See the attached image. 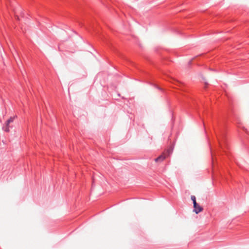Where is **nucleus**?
Returning a JSON list of instances; mask_svg holds the SVG:
<instances>
[{"label":"nucleus","instance_id":"nucleus-3","mask_svg":"<svg viewBox=\"0 0 249 249\" xmlns=\"http://www.w3.org/2000/svg\"><path fill=\"white\" fill-rule=\"evenodd\" d=\"M165 159V156L163 155H161L160 156H159L158 158L155 159V161H163Z\"/></svg>","mask_w":249,"mask_h":249},{"label":"nucleus","instance_id":"nucleus-5","mask_svg":"<svg viewBox=\"0 0 249 249\" xmlns=\"http://www.w3.org/2000/svg\"><path fill=\"white\" fill-rule=\"evenodd\" d=\"M17 19H19V17H17Z\"/></svg>","mask_w":249,"mask_h":249},{"label":"nucleus","instance_id":"nucleus-4","mask_svg":"<svg viewBox=\"0 0 249 249\" xmlns=\"http://www.w3.org/2000/svg\"><path fill=\"white\" fill-rule=\"evenodd\" d=\"M191 198L192 200L193 201V205L196 206L197 203H196V198L195 196H192Z\"/></svg>","mask_w":249,"mask_h":249},{"label":"nucleus","instance_id":"nucleus-1","mask_svg":"<svg viewBox=\"0 0 249 249\" xmlns=\"http://www.w3.org/2000/svg\"><path fill=\"white\" fill-rule=\"evenodd\" d=\"M15 117H11L5 123V125L2 127V129L6 132L9 131V124L14 121Z\"/></svg>","mask_w":249,"mask_h":249},{"label":"nucleus","instance_id":"nucleus-2","mask_svg":"<svg viewBox=\"0 0 249 249\" xmlns=\"http://www.w3.org/2000/svg\"><path fill=\"white\" fill-rule=\"evenodd\" d=\"M194 212L198 214L199 213L202 212L203 210V208L200 206L198 203L196 206L194 205Z\"/></svg>","mask_w":249,"mask_h":249}]
</instances>
